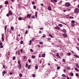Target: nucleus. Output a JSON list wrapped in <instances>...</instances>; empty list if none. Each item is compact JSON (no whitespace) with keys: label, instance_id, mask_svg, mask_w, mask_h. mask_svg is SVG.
Listing matches in <instances>:
<instances>
[{"label":"nucleus","instance_id":"3","mask_svg":"<svg viewBox=\"0 0 79 79\" xmlns=\"http://www.w3.org/2000/svg\"><path fill=\"white\" fill-rule=\"evenodd\" d=\"M63 36L65 38H66L67 37H68V36L67 35V34L66 33H64L63 34Z\"/></svg>","mask_w":79,"mask_h":79},{"label":"nucleus","instance_id":"46","mask_svg":"<svg viewBox=\"0 0 79 79\" xmlns=\"http://www.w3.org/2000/svg\"><path fill=\"white\" fill-rule=\"evenodd\" d=\"M63 62H65V59H62Z\"/></svg>","mask_w":79,"mask_h":79},{"label":"nucleus","instance_id":"38","mask_svg":"<svg viewBox=\"0 0 79 79\" xmlns=\"http://www.w3.org/2000/svg\"><path fill=\"white\" fill-rule=\"evenodd\" d=\"M32 76L33 77H35V74H33Z\"/></svg>","mask_w":79,"mask_h":79},{"label":"nucleus","instance_id":"47","mask_svg":"<svg viewBox=\"0 0 79 79\" xmlns=\"http://www.w3.org/2000/svg\"><path fill=\"white\" fill-rule=\"evenodd\" d=\"M73 73H70L71 76H73Z\"/></svg>","mask_w":79,"mask_h":79},{"label":"nucleus","instance_id":"28","mask_svg":"<svg viewBox=\"0 0 79 79\" xmlns=\"http://www.w3.org/2000/svg\"><path fill=\"white\" fill-rule=\"evenodd\" d=\"M6 27H7L6 26L5 27V32H6Z\"/></svg>","mask_w":79,"mask_h":79},{"label":"nucleus","instance_id":"56","mask_svg":"<svg viewBox=\"0 0 79 79\" xmlns=\"http://www.w3.org/2000/svg\"><path fill=\"white\" fill-rule=\"evenodd\" d=\"M76 76L77 77H78V76H79V75L78 74L76 73Z\"/></svg>","mask_w":79,"mask_h":79},{"label":"nucleus","instance_id":"33","mask_svg":"<svg viewBox=\"0 0 79 79\" xmlns=\"http://www.w3.org/2000/svg\"><path fill=\"white\" fill-rule=\"evenodd\" d=\"M57 69H60V66H58L57 68Z\"/></svg>","mask_w":79,"mask_h":79},{"label":"nucleus","instance_id":"35","mask_svg":"<svg viewBox=\"0 0 79 79\" xmlns=\"http://www.w3.org/2000/svg\"><path fill=\"white\" fill-rule=\"evenodd\" d=\"M45 35H43L42 36V37L43 38H45Z\"/></svg>","mask_w":79,"mask_h":79},{"label":"nucleus","instance_id":"62","mask_svg":"<svg viewBox=\"0 0 79 79\" xmlns=\"http://www.w3.org/2000/svg\"><path fill=\"white\" fill-rule=\"evenodd\" d=\"M26 59V57L24 56L23 60H25Z\"/></svg>","mask_w":79,"mask_h":79},{"label":"nucleus","instance_id":"39","mask_svg":"<svg viewBox=\"0 0 79 79\" xmlns=\"http://www.w3.org/2000/svg\"><path fill=\"white\" fill-rule=\"evenodd\" d=\"M71 23H75V21H74V20H72L71 22Z\"/></svg>","mask_w":79,"mask_h":79},{"label":"nucleus","instance_id":"54","mask_svg":"<svg viewBox=\"0 0 79 79\" xmlns=\"http://www.w3.org/2000/svg\"><path fill=\"white\" fill-rule=\"evenodd\" d=\"M9 15H10L9 14H7L6 16L8 17V16H9Z\"/></svg>","mask_w":79,"mask_h":79},{"label":"nucleus","instance_id":"30","mask_svg":"<svg viewBox=\"0 0 79 79\" xmlns=\"http://www.w3.org/2000/svg\"><path fill=\"white\" fill-rule=\"evenodd\" d=\"M70 19H74V17L73 16H70Z\"/></svg>","mask_w":79,"mask_h":79},{"label":"nucleus","instance_id":"5","mask_svg":"<svg viewBox=\"0 0 79 79\" xmlns=\"http://www.w3.org/2000/svg\"><path fill=\"white\" fill-rule=\"evenodd\" d=\"M55 29L56 30H60V27H55Z\"/></svg>","mask_w":79,"mask_h":79},{"label":"nucleus","instance_id":"51","mask_svg":"<svg viewBox=\"0 0 79 79\" xmlns=\"http://www.w3.org/2000/svg\"><path fill=\"white\" fill-rule=\"evenodd\" d=\"M76 48H77V49L79 51V48L78 47H77Z\"/></svg>","mask_w":79,"mask_h":79},{"label":"nucleus","instance_id":"53","mask_svg":"<svg viewBox=\"0 0 79 79\" xmlns=\"http://www.w3.org/2000/svg\"><path fill=\"white\" fill-rule=\"evenodd\" d=\"M9 74H10V75H11V74H13V73H12V72L10 73H9Z\"/></svg>","mask_w":79,"mask_h":79},{"label":"nucleus","instance_id":"44","mask_svg":"<svg viewBox=\"0 0 79 79\" xmlns=\"http://www.w3.org/2000/svg\"><path fill=\"white\" fill-rule=\"evenodd\" d=\"M47 39L48 40H51V38H47Z\"/></svg>","mask_w":79,"mask_h":79},{"label":"nucleus","instance_id":"55","mask_svg":"<svg viewBox=\"0 0 79 79\" xmlns=\"http://www.w3.org/2000/svg\"><path fill=\"white\" fill-rule=\"evenodd\" d=\"M63 11H64V12H66V11H67V10H63Z\"/></svg>","mask_w":79,"mask_h":79},{"label":"nucleus","instance_id":"37","mask_svg":"<svg viewBox=\"0 0 79 79\" xmlns=\"http://www.w3.org/2000/svg\"><path fill=\"white\" fill-rule=\"evenodd\" d=\"M13 59L14 60H15L16 57H15V56H14L13 57Z\"/></svg>","mask_w":79,"mask_h":79},{"label":"nucleus","instance_id":"19","mask_svg":"<svg viewBox=\"0 0 79 79\" xmlns=\"http://www.w3.org/2000/svg\"><path fill=\"white\" fill-rule=\"evenodd\" d=\"M76 66L77 67V68H79V65L77 64H76Z\"/></svg>","mask_w":79,"mask_h":79},{"label":"nucleus","instance_id":"29","mask_svg":"<svg viewBox=\"0 0 79 79\" xmlns=\"http://www.w3.org/2000/svg\"><path fill=\"white\" fill-rule=\"evenodd\" d=\"M67 69H68V70H70V69H71V68L69 67H67Z\"/></svg>","mask_w":79,"mask_h":79},{"label":"nucleus","instance_id":"34","mask_svg":"<svg viewBox=\"0 0 79 79\" xmlns=\"http://www.w3.org/2000/svg\"><path fill=\"white\" fill-rule=\"evenodd\" d=\"M40 44L41 45H43V42H40Z\"/></svg>","mask_w":79,"mask_h":79},{"label":"nucleus","instance_id":"40","mask_svg":"<svg viewBox=\"0 0 79 79\" xmlns=\"http://www.w3.org/2000/svg\"><path fill=\"white\" fill-rule=\"evenodd\" d=\"M30 67H31V65H29L28 66V69H30Z\"/></svg>","mask_w":79,"mask_h":79},{"label":"nucleus","instance_id":"60","mask_svg":"<svg viewBox=\"0 0 79 79\" xmlns=\"http://www.w3.org/2000/svg\"><path fill=\"white\" fill-rule=\"evenodd\" d=\"M76 57H77V58H79V56L77 55H75Z\"/></svg>","mask_w":79,"mask_h":79},{"label":"nucleus","instance_id":"64","mask_svg":"<svg viewBox=\"0 0 79 79\" xmlns=\"http://www.w3.org/2000/svg\"><path fill=\"white\" fill-rule=\"evenodd\" d=\"M28 62H29V63H31V60H28Z\"/></svg>","mask_w":79,"mask_h":79},{"label":"nucleus","instance_id":"2","mask_svg":"<svg viewBox=\"0 0 79 79\" xmlns=\"http://www.w3.org/2000/svg\"><path fill=\"white\" fill-rule=\"evenodd\" d=\"M70 3H69V2H67L66 3H65V6H66L67 7H69V6H70Z\"/></svg>","mask_w":79,"mask_h":79},{"label":"nucleus","instance_id":"50","mask_svg":"<svg viewBox=\"0 0 79 79\" xmlns=\"http://www.w3.org/2000/svg\"><path fill=\"white\" fill-rule=\"evenodd\" d=\"M33 8L34 9H36V6H33Z\"/></svg>","mask_w":79,"mask_h":79},{"label":"nucleus","instance_id":"32","mask_svg":"<svg viewBox=\"0 0 79 79\" xmlns=\"http://www.w3.org/2000/svg\"><path fill=\"white\" fill-rule=\"evenodd\" d=\"M56 56H57V57H58V56H60L59 55V54H58V53H56Z\"/></svg>","mask_w":79,"mask_h":79},{"label":"nucleus","instance_id":"59","mask_svg":"<svg viewBox=\"0 0 79 79\" xmlns=\"http://www.w3.org/2000/svg\"><path fill=\"white\" fill-rule=\"evenodd\" d=\"M3 44L2 43H0V45H2Z\"/></svg>","mask_w":79,"mask_h":79},{"label":"nucleus","instance_id":"31","mask_svg":"<svg viewBox=\"0 0 79 79\" xmlns=\"http://www.w3.org/2000/svg\"><path fill=\"white\" fill-rule=\"evenodd\" d=\"M26 68H27V67H28V64H27V63H26Z\"/></svg>","mask_w":79,"mask_h":79},{"label":"nucleus","instance_id":"16","mask_svg":"<svg viewBox=\"0 0 79 79\" xmlns=\"http://www.w3.org/2000/svg\"><path fill=\"white\" fill-rule=\"evenodd\" d=\"M19 77H22L23 76V75L21 73H20L19 74Z\"/></svg>","mask_w":79,"mask_h":79},{"label":"nucleus","instance_id":"42","mask_svg":"<svg viewBox=\"0 0 79 79\" xmlns=\"http://www.w3.org/2000/svg\"><path fill=\"white\" fill-rule=\"evenodd\" d=\"M68 55L69 56H70V55H71V53H70V52H69V53H68Z\"/></svg>","mask_w":79,"mask_h":79},{"label":"nucleus","instance_id":"57","mask_svg":"<svg viewBox=\"0 0 79 79\" xmlns=\"http://www.w3.org/2000/svg\"><path fill=\"white\" fill-rule=\"evenodd\" d=\"M32 3L33 5H34V4H35V2H32Z\"/></svg>","mask_w":79,"mask_h":79},{"label":"nucleus","instance_id":"45","mask_svg":"<svg viewBox=\"0 0 79 79\" xmlns=\"http://www.w3.org/2000/svg\"><path fill=\"white\" fill-rule=\"evenodd\" d=\"M3 46L2 45H0V48H3Z\"/></svg>","mask_w":79,"mask_h":79},{"label":"nucleus","instance_id":"26","mask_svg":"<svg viewBox=\"0 0 79 79\" xmlns=\"http://www.w3.org/2000/svg\"><path fill=\"white\" fill-rule=\"evenodd\" d=\"M32 58L34 59L35 58V56L33 55L32 56Z\"/></svg>","mask_w":79,"mask_h":79},{"label":"nucleus","instance_id":"6","mask_svg":"<svg viewBox=\"0 0 79 79\" xmlns=\"http://www.w3.org/2000/svg\"><path fill=\"white\" fill-rule=\"evenodd\" d=\"M31 16V14H27V18H28L29 19H30V18Z\"/></svg>","mask_w":79,"mask_h":79},{"label":"nucleus","instance_id":"14","mask_svg":"<svg viewBox=\"0 0 79 79\" xmlns=\"http://www.w3.org/2000/svg\"><path fill=\"white\" fill-rule=\"evenodd\" d=\"M62 77H66V75H65V74H63L62 75Z\"/></svg>","mask_w":79,"mask_h":79},{"label":"nucleus","instance_id":"10","mask_svg":"<svg viewBox=\"0 0 79 79\" xmlns=\"http://www.w3.org/2000/svg\"><path fill=\"white\" fill-rule=\"evenodd\" d=\"M6 72L5 71H4L3 72H2V76H4V75H5V74H6Z\"/></svg>","mask_w":79,"mask_h":79},{"label":"nucleus","instance_id":"48","mask_svg":"<svg viewBox=\"0 0 79 79\" xmlns=\"http://www.w3.org/2000/svg\"><path fill=\"white\" fill-rule=\"evenodd\" d=\"M49 36H50V37H53V36L52 35H49Z\"/></svg>","mask_w":79,"mask_h":79},{"label":"nucleus","instance_id":"11","mask_svg":"<svg viewBox=\"0 0 79 79\" xmlns=\"http://www.w3.org/2000/svg\"><path fill=\"white\" fill-rule=\"evenodd\" d=\"M48 9L50 11H52V9H51V7L50 6L48 7Z\"/></svg>","mask_w":79,"mask_h":79},{"label":"nucleus","instance_id":"12","mask_svg":"<svg viewBox=\"0 0 79 79\" xmlns=\"http://www.w3.org/2000/svg\"><path fill=\"white\" fill-rule=\"evenodd\" d=\"M75 70L76 71H77V72L79 71V70L78 69H77V68H75Z\"/></svg>","mask_w":79,"mask_h":79},{"label":"nucleus","instance_id":"23","mask_svg":"<svg viewBox=\"0 0 79 79\" xmlns=\"http://www.w3.org/2000/svg\"><path fill=\"white\" fill-rule=\"evenodd\" d=\"M2 41L3 42V41H4V38H3V37H2Z\"/></svg>","mask_w":79,"mask_h":79},{"label":"nucleus","instance_id":"25","mask_svg":"<svg viewBox=\"0 0 79 79\" xmlns=\"http://www.w3.org/2000/svg\"><path fill=\"white\" fill-rule=\"evenodd\" d=\"M58 25L59 26H60V27H62V26H63V25H62V24H59Z\"/></svg>","mask_w":79,"mask_h":79},{"label":"nucleus","instance_id":"7","mask_svg":"<svg viewBox=\"0 0 79 79\" xmlns=\"http://www.w3.org/2000/svg\"><path fill=\"white\" fill-rule=\"evenodd\" d=\"M51 2H52V3H53V2H57V1L56 0H51Z\"/></svg>","mask_w":79,"mask_h":79},{"label":"nucleus","instance_id":"21","mask_svg":"<svg viewBox=\"0 0 79 79\" xmlns=\"http://www.w3.org/2000/svg\"><path fill=\"white\" fill-rule=\"evenodd\" d=\"M11 29L12 30V31H13V30H14V27H11Z\"/></svg>","mask_w":79,"mask_h":79},{"label":"nucleus","instance_id":"22","mask_svg":"<svg viewBox=\"0 0 79 79\" xmlns=\"http://www.w3.org/2000/svg\"><path fill=\"white\" fill-rule=\"evenodd\" d=\"M18 19L20 21L22 20V18L21 17H19Z\"/></svg>","mask_w":79,"mask_h":79},{"label":"nucleus","instance_id":"41","mask_svg":"<svg viewBox=\"0 0 79 79\" xmlns=\"http://www.w3.org/2000/svg\"><path fill=\"white\" fill-rule=\"evenodd\" d=\"M20 44H23V41H21L20 42Z\"/></svg>","mask_w":79,"mask_h":79},{"label":"nucleus","instance_id":"8","mask_svg":"<svg viewBox=\"0 0 79 79\" xmlns=\"http://www.w3.org/2000/svg\"><path fill=\"white\" fill-rule=\"evenodd\" d=\"M63 32H64V33H66V32H67V31H66V30L64 29H63Z\"/></svg>","mask_w":79,"mask_h":79},{"label":"nucleus","instance_id":"49","mask_svg":"<svg viewBox=\"0 0 79 79\" xmlns=\"http://www.w3.org/2000/svg\"><path fill=\"white\" fill-rule=\"evenodd\" d=\"M21 53H23V49H21Z\"/></svg>","mask_w":79,"mask_h":79},{"label":"nucleus","instance_id":"20","mask_svg":"<svg viewBox=\"0 0 79 79\" xmlns=\"http://www.w3.org/2000/svg\"><path fill=\"white\" fill-rule=\"evenodd\" d=\"M71 26H72V27H74V26H75V24H74V23H72Z\"/></svg>","mask_w":79,"mask_h":79},{"label":"nucleus","instance_id":"63","mask_svg":"<svg viewBox=\"0 0 79 79\" xmlns=\"http://www.w3.org/2000/svg\"><path fill=\"white\" fill-rule=\"evenodd\" d=\"M32 18H33V19H35V16H32Z\"/></svg>","mask_w":79,"mask_h":79},{"label":"nucleus","instance_id":"13","mask_svg":"<svg viewBox=\"0 0 79 79\" xmlns=\"http://www.w3.org/2000/svg\"><path fill=\"white\" fill-rule=\"evenodd\" d=\"M45 56V54H43L42 55V57H43L44 58Z\"/></svg>","mask_w":79,"mask_h":79},{"label":"nucleus","instance_id":"36","mask_svg":"<svg viewBox=\"0 0 79 79\" xmlns=\"http://www.w3.org/2000/svg\"><path fill=\"white\" fill-rule=\"evenodd\" d=\"M41 56H42V54H40L39 55V58H40V57H41Z\"/></svg>","mask_w":79,"mask_h":79},{"label":"nucleus","instance_id":"17","mask_svg":"<svg viewBox=\"0 0 79 79\" xmlns=\"http://www.w3.org/2000/svg\"><path fill=\"white\" fill-rule=\"evenodd\" d=\"M13 19V17H11L10 18V20H12Z\"/></svg>","mask_w":79,"mask_h":79},{"label":"nucleus","instance_id":"61","mask_svg":"<svg viewBox=\"0 0 79 79\" xmlns=\"http://www.w3.org/2000/svg\"><path fill=\"white\" fill-rule=\"evenodd\" d=\"M67 79H70L69 77H68V76H67Z\"/></svg>","mask_w":79,"mask_h":79},{"label":"nucleus","instance_id":"9","mask_svg":"<svg viewBox=\"0 0 79 79\" xmlns=\"http://www.w3.org/2000/svg\"><path fill=\"white\" fill-rule=\"evenodd\" d=\"M9 15H12V12H11V10H10L8 13Z\"/></svg>","mask_w":79,"mask_h":79},{"label":"nucleus","instance_id":"15","mask_svg":"<svg viewBox=\"0 0 79 79\" xmlns=\"http://www.w3.org/2000/svg\"><path fill=\"white\" fill-rule=\"evenodd\" d=\"M5 3L6 5H8V1H6L5 2Z\"/></svg>","mask_w":79,"mask_h":79},{"label":"nucleus","instance_id":"24","mask_svg":"<svg viewBox=\"0 0 79 79\" xmlns=\"http://www.w3.org/2000/svg\"><path fill=\"white\" fill-rule=\"evenodd\" d=\"M29 45H31V43L32 42V41L31 40H30L29 41Z\"/></svg>","mask_w":79,"mask_h":79},{"label":"nucleus","instance_id":"58","mask_svg":"<svg viewBox=\"0 0 79 79\" xmlns=\"http://www.w3.org/2000/svg\"><path fill=\"white\" fill-rule=\"evenodd\" d=\"M3 68H5V65H3Z\"/></svg>","mask_w":79,"mask_h":79},{"label":"nucleus","instance_id":"18","mask_svg":"<svg viewBox=\"0 0 79 79\" xmlns=\"http://www.w3.org/2000/svg\"><path fill=\"white\" fill-rule=\"evenodd\" d=\"M38 65H37L35 66V69H38Z\"/></svg>","mask_w":79,"mask_h":79},{"label":"nucleus","instance_id":"52","mask_svg":"<svg viewBox=\"0 0 79 79\" xmlns=\"http://www.w3.org/2000/svg\"><path fill=\"white\" fill-rule=\"evenodd\" d=\"M20 61H18V64H20Z\"/></svg>","mask_w":79,"mask_h":79},{"label":"nucleus","instance_id":"27","mask_svg":"<svg viewBox=\"0 0 79 79\" xmlns=\"http://www.w3.org/2000/svg\"><path fill=\"white\" fill-rule=\"evenodd\" d=\"M28 33V31L27 30H26L25 34H27V33Z\"/></svg>","mask_w":79,"mask_h":79},{"label":"nucleus","instance_id":"4","mask_svg":"<svg viewBox=\"0 0 79 79\" xmlns=\"http://www.w3.org/2000/svg\"><path fill=\"white\" fill-rule=\"evenodd\" d=\"M19 69H20L21 68V67H22V65H21V64H19Z\"/></svg>","mask_w":79,"mask_h":79},{"label":"nucleus","instance_id":"1","mask_svg":"<svg viewBox=\"0 0 79 79\" xmlns=\"http://www.w3.org/2000/svg\"><path fill=\"white\" fill-rule=\"evenodd\" d=\"M79 12V9L78 8H76L74 10V13H78Z\"/></svg>","mask_w":79,"mask_h":79},{"label":"nucleus","instance_id":"43","mask_svg":"<svg viewBox=\"0 0 79 79\" xmlns=\"http://www.w3.org/2000/svg\"><path fill=\"white\" fill-rule=\"evenodd\" d=\"M30 50L31 52H33V50H32V49H31Z\"/></svg>","mask_w":79,"mask_h":79}]
</instances>
